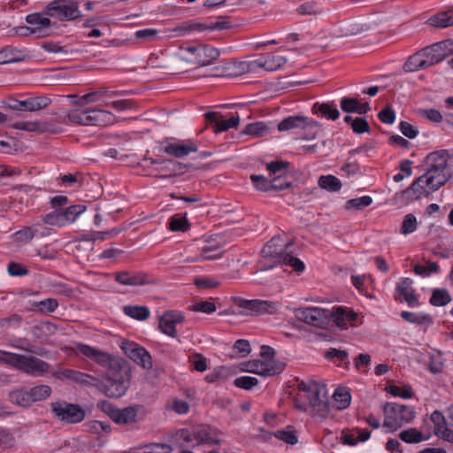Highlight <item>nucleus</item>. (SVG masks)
Here are the masks:
<instances>
[{"mask_svg":"<svg viewBox=\"0 0 453 453\" xmlns=\"http://www.w3.org/2000/svg\"><path fill=\"white\" fill-rule=\"evenodd\" d=\"M55 377L71 380L79 385L94 386L109 397L122 396L128 388L131 370H107L102 378L92 376L79 370H57Z\"/></svg>","mask_w":453,"mask_h":453,"instance_id":"obj_1","label":"nucleus"},{"mask_svg":"<svg viewBox=\"0 0 453 453\" xmlns=\"http://www.w3.org/2000/svg\"><path fill=\"white\" fill-rule=\"evenodd\" d=\"M298 393L294 397V406L301 411H311L312 417L323 420L329 413L327 388L324 383L313 380H301Z\"/></svg>","mask_w":453,"mask_h":453,"instance_id":"obj_2","label":"nucleus"},{"mask_svg":"<svg viewBox=\"0 0 453 453\" xmlns=\"http://www.w3.org/2000/svg\"><path fill=\"white\" fill-rule=\"evenodd\" d=\"M221 432L214 426L199 424L190 428L180 429L175 434L176 441L180 446L185 445H208L220 444Z\"/></svg>","mask_w":453,"mask_h":453,"instance_id":"obj_3","label":"nucleus"},{"mask_svg":"<svg viewBox=\"0 0 453 453\" xmlns=\"http://www.w3.org/2000/svg\"><path fill=\"white\" fill-rule=\"evenodd\" d=\"M69 122L81 126H108L114 122L115 116L109 111L97 108H76L66 115Z\"/></svg>","mask_w":453,"mask_h":453,"instance_id":"obj_4","label":"nucleus"},{"mask_svg":"<svg viewBox=\"0 0 453 453\" xmlns=\"http://www.w3.org/2000/svg\"><path fill=\"white\" fill-rule=\"evenodd\" d=\"M383 426L390 431H395L406 423L411 422L416 415L415 408L395 403H388L384 407Z\"/></svg>","mask_w":453,"mask_h":453,"instance_id":"obj_5","label":"nucleus"},{"mask_svg":"<svg viewBox=\"0 0 453 453\" xmlns=\"http://www.w3.org/2000/svg\"><path fill=\"white\" fill-rule=\"evenodd\" d=\"M445 183L446 179L444 175L427 176V174L424 173L403 192V196L408 201H414L420 198L423 195H428L432 191L438 190Z\"/></svg>","mask_w":453,"mask_h":453,"instance_id":"obj_6","label":"nucleus"},{"mask_svg":"<svg viewBox=\"0 0 453 453\" xmlns=\"http://www.w3.org/2000/svg\"><path fill=\"white\" fill-rule=\"evenodd\" d=\"M234 303L239 308L238 313L244 316H260L265 314H276L280 310V303L269 300L244 299L234 297Z\"/></svg>","mask_w":453,"mask_h":453,"instance_id":"obj_7","label":"nucleus"},{"mask_svg":"<svg viewBox=\"0 0 453 453\" xmlns=\"http://www.w3.org/2000/svg\"><path fill=\"white\" fill-rule=\"evenodd\" d=\"M45 14L60 21L73 20L81 16L78 4L71 0H54L49 3Z\"/></svg>","mask_w":453,"mask_h":453,"instance_id":"obj_8","label":"nucleus"},{"mask_svg":"<svg viewBox=\"0 0 453 453\" xmlns=\"http://www.w3.org/2000/svg\"><path fill=\"white\" fill-rule=\"evenodd\" d=\"M319 123L310 118L303 115H293L283 119L278 124V130L280 132L290 131L293 129L308 130L309 134L303 136V139L310 140L316 137Z\"/></svg>","mask_w":453,"mask_h":453,"instance_id":"obj_9","label":"nucleus"},{"mask_svg":"<svg viewBox=\"0 0 453 453\" xmlns=\"http://www.w3.org/2000/svg\"><path fill=\"white\" fill-rule=\"evenodd\" d=\"M295 316L299 321L315 327L326 328L330 324V311L319 307L298 308Z\"/></svg>","mask_w":453,"mask_h":453,"instance_id":"obj_10","label":"nucleus"},{"mask_svg":"<svg viewBox=\"0 0 453 453\" xmlns=\"http://www.w3.org/2000/svg\"><path fill=\"white\" fill-rule=\"evenodd\" d=\"M280 237H273L261 250V256L264 259V263L268 267L281 265L282 261H284V256H286L288 248L292 245V242H288L285 245L280 244Z\"/></svg>","mask_w":453,"mask_h":453,"instance_id":"obj_11","label":"nucleus"},{"mask_svg":"<svg viewBox=\"0 0 453 453\" xmlns=\"http://www.w3.org/2000/svg\"><path fill=\"white\" fill-rule=\"evenodd\" d=\"M51 411L59 420L71 424L80 423L85 418L84 410L74 403L66 402L52 403Z\"/></svg>","mask_w":453,"mask_h":453,"instance_id":"obj_12","label":"nucleus"},{"mask_svg":"<svg viewBox=\"0 0 453 453\" xmlns=\"http://www.w3.org/2000/svg\"><path fill=\"white\" fill-rule=\"evenodd\" d=\"M423 59L426 60L427 67L442 61L449 55L453 53V40H445L420 50Z\"/></svg>","mask_w":453,"mask_h":453,"instance_id":"obj_13","label":"nucleus"},{"mask_svg":"<svg viewBox=\"0 0 453 453\" xmlns=\"http://www.w3.org/2000/svg\"><path fill=\"white\" fill-rule=\"evenodd\" d=\"M449 160H450V153L448 150H441L428 154L426 157L428 169L426 174L427 176L444 175L447 182L449 177L447 168Z\"/></svg>","mask_w":453,"mask_h":453,"instance_id":"obj_14","label":"nucleus"},{"mask_svg":"<svg viewBox=\"0 0 453 453\" xmlns=\"http://www.w3.org/2000/svg\"><path fill=\"white\" fill-rule=\"evenodd\" d=\"M119 347L137 365L142 368H152V357L144 347L129 341H122Z\"/></svg>","mask_w":453,"mask_h":453,"instance_id":"obj_15","label":"nucleus"},{"mask_svg":"<svg viewBox=\"0 0 453 453\" xmlns=\"http://www.w3.org/2000/svg\"><path fill=\"white\" fill-rule=\"evenodd\" d=\"M13 365L15 368H49V365L31 355L24 356L0 350V364Z\"/></svg>","mask_w":453,"mask_h":453,"instance_id":"obj_16","label":"nucleus"},{"mask_svg":"<svg viewBox=\"0 0 453 453\" xmlns=\"http://www.w3.org/2000/svg\"><path fill=\"white\" fill-rule=\"evenodd\" d=\"M51 100L47 96L29 97L26 100L10 98L7 107L14 111H36L50 105Z\"/></svg>","mask_w":453,"mask_h":453,"instance_id":"obj_17","label":"nucleus"},{"mask_svg":"<svg viewBox=\"0 0 453 453\" xmlns=\"http://www.w3.org/2000/svg\"><path fill=\"white\" fill-rule=\"evenodd\" d=\"M116 282L123 286H143L155 284L156 280L142 272L119 271L114 273Z\"/></svg>","mask_w":453,"mask_h":453,"instance_id":"obj_18","label":"nucleus"},{"mask_svg":"<svg viewBox=\"0 0 453 453\" xmlns=\"http://www.w3.org/2000/svg\"><path fill=\"white\" fill-rule=\"evenodd\" d=\"M163 150L169 156L182 158L188 156L190 153L196 152L198 146L192 140H177L167 143L163 148Z\"/></svg>","mask_w":453,"mask_h":453,"instance_id":"obj_19","label":"nucleus"},{"mask_svg":"<svg viewBox=\"0 0 453 453\" xmlns=\"http://www.w3.org/2000/svg\"><path fill=\"white\" fill-rule=\"evenodd\" d=\"M357 319V314L347 307H334L330 311V321L333 320L337 327L341 329H346L349 325L355 326Z\"/></svg>","mask_w":453,"mask_h":453,"instance_id":"obj_20","label":"nucleus"},{"mask_svg":"<svg viewBox=\"0 0 453 453\" xmlns=\"http://www.w3.org/2000/svg\"><path fill=\"white\" fill-rule=\"evenodd\" d=\"M275 350L268 345H262L260 348V357L262 359H254L250 362L255 368L262 366L263 368H280L287 365L283 361L275 359Z\"/></svg>","mask_w":453,"mask_h":453,"instance_id":"obj_21","label":"nucleus"},{"mask_svg":"<svg viewBox=\"0 0 453 453\" xmlns=\"http://www.w3.org/2000/svg\"><path fill=\"white\" fill-rule=\"evenodd\" d=\"M206 121L211 126L214 133H221L229 128L235 127L240 122L239 116H232L228 119H220L221 115L215 111H209L204 114Z\"/></svg>","mask_w":453,"mask_h":453,"instance_id":"obj_22","label":"nucleus"},{"mask_svg":"<svg viewBox=\"0 0 453 453\" xmlns=\"http://www.w3.org/2000/svg\"><path fill=\"white\" fill-rule=\"evenodd\" d=\"M77 350L86 357L93 360L101 366H106L112 361V356L108 352L102 351L88 344L78 343Z\"/></svg>","mask_w":453,"mask_h":453,"instance_id":"obj_23","label":"nucleus"},{"mask_svg":"<svg viewBox=\"0 0 453 453\" xmlns=\"http://www.w3.org/2000/svg\"><path fill=\"white\" fill-rule=\"evenodd\" d=\"M184 320V316L181 312L177 311H166L159 320L160 330L171 336L176 337V325L181 323Z\"/></svg>","mask_w":453,"mask_h":453,"instance_id":"obj_24","label":"nucleus"},{"mask_svg":"<svg viewBox=\"0 0 453 453\" xmlns=\"http://www.w3.org/2000/svg\"><path fill=\"white\" fill-rule=\"evenodd\" d=\"M220 56L219 50L209 44H198V50L192 62L200 66H207Z\"/></svg>","mask_w":453,"mask_h":453,"instance_id":"obj_25","label":"nucleus"},{"mask_svg":"<svg viewBox=\"0 0 453 453\" xmlns=\"http://www.w3.org/2000/svg\"><path fill=\"white\" fill-rule=\"evenodd\" d=\"M395 290L400 297H403L410 307H415L419 304L412 288V280L410 278L403 279L397 284Z\"/></svg>","mask_w":453,"mask_h":453,"instance_id":"obj_26","label":"nucleus"},{"mask_svg":"<svg viewBox=\"0 0 453 453\" xmlns=\"http://www.w3.org/2000/svg\"><path fill=\"white\" fill-rule=\"evenodd\" d=\"M26 21L32 27H21L19 29L24 31L30 30L31 34L42 33L44 29L49 28L51 21L49 18L44 17L40 13H31L26 17Z\"/></svg>","mask_w":453,"mask_h":453,"instance_id":"obj_27","label":"nucleus"},{"mask_svg":"<svg viewBox=\"0 0 453 453\" xmlns=\"http://www.w3.org/2000/svg\"><path fill=\"white\" fill-rule=\"evenodd\" d=\"M110 417L117 424H128L135 420L137 410L134 406H128L123 409L113 408L110 406Z\"/></svg>","mask_w":453,"mask_h":453,"instance_id":"obj_28","label":"nucleus"},{"mask_svg":"<svg viewBox=\"0 0 453 453\" xmlns=\"http://www.w3.org/2000/svg\"><path fill=\"white\" fill-rule=\"evenodd\" d=\"M340 106L347 113L365 114L371 107L368 103H360L357 98L344 96L341 99Z\"/></svg>","mask_w":453,"mask_h":453,"instance_id":"obj_29","label":"nucleus"},{"mask_svg":"<svg viewBox=\"0 0 453 453\" xmlns=\"http://www.w3.org/2000/svg\"><path fill=\"white\" fill-rule=\"evenodd\" d=\"M401 317L405 321L415 324L418 326L429 327L434 323V319L431 315L423 312H411V311H402Z\"/></svg>","mask_w":453,"mask_h":453,"instance_id":"obj_30","label":"nucleus"},{"mask_svg":"<svg viewBox=\"0 0 453 453\" xmlns=\"http://www.w3.org/2000/svg\"><path fill=\"white\" fill-rule=\"evenodd\" d=\"M371 436L367 429H356L349 432H342V441L343 444L356 446L359 441H365Z\"/></svg>","mask_w":453,"mask_h":453,"instance_id":"obj_31","label":"nucleus"},{"mask_svg":"<svg viewBox=\"0 0 453 453\" xmlns=\"http://www.w3.org/2000/svg\"><path fill=\"white\" fill-rule=\"evenodd\" d=\"M428 23L434 27L440 28L453 26V8L431 16Z\"/></svg>","mask_w":453,"mask_h":453,"instance_id":"obj_32","label":"nucleus"},{"mask_svg":"<svg viewBox=\"0 0 453 453\" xmlns=\"http://www.w3.org/2000/svg\"><path fill=\"white\" fill-rule=\"evenodd\" d=\"M57 327L54 324L44 321L31 327L32 335L38 340H44L50 335L55 334Z\"/></svg>","mask_w":453,"mask_h":453,"instance_id":"obj_33","label":"nucleus"},{"mask_svg":"<svg viewBox=\"0 0 453 453\" xmlns=\"http://www.w3.org/2000/svg\"><path fill=\"white\" fill-rule=\"evenodd\" d=\"M127 94H128V91L127 90H109L106 88H101L97 90H94L81 96V101L85 102L87 105L88 104L95 103V99H93L94 96H106L107 97L113 98Z\"/></svg>","mask_w":453,"mask_h":453,"instance_id":"obj_34","label":"nucleus"},{"mask_svg":"<svg viewBox=\"0 0 453 453\" xmlns=\"http://www.w3.org/2000/svg\"><path fill=\"white\" fill-rule=\"evenodd\" d=\"M334 403L338 410L348 408L351 402V395L349 390L345 387H339L334 390L333 395Z\"/></svg>","mask_w":453,"mask_h":453,"instance_id":"obj_35","label":"nucleus"},{"mask_svg":"<svg viewBox=\"0 0 453 453\" xmlns=\"http://www.w3.org/2000/svg\"><path fill=\"white\" fill-rule=\"evenodd\" d=\"M23 60L24 54L15 48L6 47L0 50V65L18 63Z\"/></svg>","mask_w":453,"mask_h":453,"instance_id":"obj_36","label":"nucleus"},{"mask_svg":"<svg viewBox=\"0 0 453 453\" xmlns=\"http://www.w3.org/2000/svg\"><path fill=\"white\" fill-rule=\"evenodd\" d=\"M9 401L20 407H29L32 404V398L29 391L15 389L8 394Z\"/></svg>","mask_w":453,"mask_h":453,"instance_id":"obj_37","label":"nucleus"},{"mask_svg":"<svg viewBox=\"0 0 453 453\" xmlns=\"http://www.w3.org/2000/svg\"><path fill=\"white\" fill-rule=\"evenodd\" d=\"M123 312L125 315L141 321L147 319L150 315V309L147 306L138 305H126L123 307Z\"/></svg>","mask_w":453,"mask_h":453,"instance_id":"obj_38","label":"nucleus"},{"mask_svg":"<svg viewBox=\"0 0 453 453\" xmlns=\"http://www.w3.org/2000/svg\"><path fill=\"white\" fill-rule=\"evenodd\" d=\"M165 409L168 411H173L178 415H184L189 411L190 406L183 399L172 397L165 403Z\"/></svg>","mask_w":453,"mask_h":453,"instance_id":"obj_39","label":"nucleus"},{"mask_svg":"<svg viewBox=\"0 0 453 453\" xmlns=\"http://www.w3.org/2000/svg\"><path fill=\"white\" fill-rule=\"evenodd\" d=\"M427 68L426 60L423 59V56L419 51L409 57L408 60L403 65L405 72H417L422 69Z\"/></svg>","mask_w":453,"mask_h":453,"instance_id":"obj_40","label":"nucleus"},{"mask_svg":"<svg viewBox=\"0 0 453 453\" xmlns=\"http://www.w3.org/2000/svg\"><path fill=\"white\" fill-rule=\"evenodd\" d=\"M312 111L316 114H320L329 119L335 120L339 118L340 112L337 108L331 104H319L313 105Z\"/></svg>","mask_w":453,"mask_h":453,"instance_id":"obj_41","label":"nucleus"},{"mask_svg":"<svg viewBox=\"0 0 453 453\" xmlns=\"http://www.w3.org/2000/svg\"><path fill=\"white\" fill-rule=\"evenodd\" d=\"M319 186L329 192H338L341 190L342 184L337 177L328 174L319 177Z\"/></svg>","mask_w":453,"mask_h":453,"instance_id":"obj_42","label":"nucleus"},{"mask_svg":"<svg viewBox=\"0 0 453 453\" xmlns=\"http://www.w3.org/2000/svg\"><path fill=\"white\" fill-rule=\"evenodd\" d=\"M58 307V302L55 298H46L33 304L31 311H37L42 314H49L54 312Z\"/></svg>","mask_w":453,"mask_h":453,"instance_id":"obj_43","label":"nucleus"},{"mask_svg":"<svg viewBox=\"0 0 453 453\" xmlns=\"http://www.w3.org/2000/svg\"><path fill=\"white\" fill-rule=\"evenodd\" d=\"M451 301V296L446 288H435L433 290L430 303L434 306H445Z\"/></svg>","mask_w":453,"mask_h":453,"instance_id":"obj_44","label":"nucleus"},{"mask_svg":"<svg viewBox=\"0 0 453 453\" xmlns=\"http://www.w3.org/2000/svg\"><path fill=\"white\" fill-rule=\"evenodd\" d=\"M13 128L28 132H46L50 130L46 123L42 124L39 121H19L13 124Z\"/></svg>","mask_w":453,"mask_h":453,"instance_id":"obj_45","label":"nucleus"},{"mask_svg":"<svg viewBox=\"0 0 453 453\" xmlns=\"http://www.w3.org/2000/svg\"><path fill=\"white\" fill-rule=\"evenodd\" d=\"M265 70L273 72L281 68L287 63L286 57L275 53L265 55Z\"/></svg>","mask_w":453,"mask_h":453,"instance_id":"obj_46","label":"nucleus"},{"mask_svg":"<svg viewBox=\"0 0 453 453\" xmlns=\"http://www.w3.org/2000/svg\"><path fill=\"white\" fill-rule=\"evenodd\" d=\"M42 222L46 225L56 226L59 227L66 226V220L63 210H55L47 213L45 216H43Z\"/></svg>","mask_w":453,"mask_h":453,"instance_id":"obj_47","label":"nucleus"},{"mask_svg":"<svg viewBox=\"0 0 453 453\" xmlns=\"http://www.w3.org/2000/svg\"><path fill=\"white\" fill-rule=\"evenodd\" d=\"M205 30V25L202 23L186 22L172 28L177 36H184L194 31Z\"/></svg>","mask_w":453,"mask_h":453,"instance_id":"obj_48","label":"nucleus"},{"mask_svg":"<svg viewBox=\"0 0 453 453\" xmlns=\"http://www.w3.org/2000/svg\"><path fill=\"white\" fill-rule=\"evenodd\" d=\"M399 437L407 443H418L426 440L427 438L416 428H409L400 433Z\"/></svg>","mask_w":453,"mask_h":453,"instance_id":"obj_49","label":"nucleus"},{"mask_svg":"<svg viewBox=\"0 0 453 453\" xmlns=\"http://www.w3.org/2000/svg\"><path fill=\"white\" fill-rule=\"evenodd\" d=\"M275 438L289 445H296L298 442V437L291 426L275 432Z\"/></svg>","mask_w":453,"mask_h":453,"instance_id":"obj_50","label":"nucleus"},{"mask_svg":"<svg viewBox=\"0 0 453 453\" xmlns=\"http://www.w3.org/2000/svg\"><path fill=\"white\" fill-rule=\"evenodd\" d=\"M289 163L287 161H272L266 165V169L271 178L278 176L279 174L286 175Z\"/></svg>","mask_w":453,"mask_h":453,"instance_id":"obj_51","label":"nucleus"},{"mask_svg":"<svg viewBox=\"0 0 453 453\" xmlns=\"http://www.w3.org/2000/svg\"><path fill=\"white\" fill-rule=\"evenodd\" d=\"M32 403L48 398L51 394V388L47 385H39L29 390Z\"/></svg>","mask_w":453,"mask_h":453,"instance_id":"obj_52","label":"nucleus"},{"mask_svg":"<svg viewBox=\"0 0 453 453\" xmlns=\"http://www.w3.org/2000/svg\"><path fill=\"white\" fill-rule=\"evenodd\" d=\"M388 392L403 399H410L413 395L412 388L410 386H397L391 384L388 387Z\"/></svg>","mask_w":453,"mask_h":453,"instance_id":"obj_53","label":"nucleus"},{"mask_svg":"<svg viewBox=\"0 0 453 453\" xmlns=\"http://www.w3.org/2000/svg\"><path fill=\"white\" fill-rule=\"evenodd\" d=\"M413 271L417 275L428 277L432 273L439 272V265L435 262H428L426 265L417 264L414 265Z\"/></svg>","mask_w":453,"mask_h":453,"instance_id":"obj_54","label":"nucleus"},{"mask_svg":"<svg viewBox=\"0 0 453 453\" xmlns=\"http://www.w3.org/2000/svg\"><path fill=\"white\" fill-rule=\"evenodd\" d=\"M372 203V198L369 196H364L357 198L349 199L346 202V209H356V210H363L364 208L371 205Z\"/></svg>","mask_w":453,"mask_h":453,"instance_id":"obj_55","label":"nucleus"},{"mask_svg":"<svg viewBox=\"0 0 453 453\" xmlns=\"http://www.w3.org/2000/svg\"><path fill=\"white\" fill-rule=\"evenodd\" d=\"M418 226V222L416 217L409 213L404 216L403 224L400 229L401 234L407 235L416 231Z\"/></svg>","mask_w":453,"mask_h":453,"instance_id":"obj_56","label":"nucleus"},{"mask_svg":"<svg viewBox=\"0 0 453 453\" xmlns=\"http://www.w3.org/2000/svg\"><path fill=\"white\" fill-rule=\"evenodd\" d=\"M86 207L81 204L72 205L63 210L66 225H69L75 221L78 216H80L84 211Z\"/></svg>","mask_w":453,"mask_h":453,"instance_id":"obj_57","label":"nucleus"},{"mask_svg":"<svg viewBox=\"0 0 453 453\" xmlns=\"http://www.w3.org/2000/svg\"><path fill=\"white\" fill-rule=\"evenodd\" d=\"M250 180H251L254 187L257 190L265 191V192L273 190L272 179L268 180L267 178H265L263 175L253 174L250 176Z\"/></svg>","mask_w":453,"mask_h":453,"instance_id":"obj_58","label":"nucleus"},{"mask_svg":"<svg viewBox=\"0 0 453 453\" xmlns=\"http://www.w3.org/2000/svg\"><path fill=\"white\" fill-rule=\"evenodd\" d=\"M22 317L17 313H13L6 318L0 319V327L3 329L18 328L22 323Z\"/></svg>","mask_w":453,"mask_h":453,"instance_id":"obj_59","label":"nucleus"},{"mask_svg":"<svg viewBox=\"0 0 453 453\" xmlns=\"http://www.w3.org/2000/svg\"><path fill=\"white\" fill-rule=\"evenodd\" d=\"M223 251L218 246H205L202 249L201 259L203 260H215L220 258Z\"/></svg>","mask_w":453,"mask_h":453,"instance_id":"obj_60","label":"nucleus"},{"mask_svg":"<svg viewBox=\"0 0 453 453\" xmlns=\"http://www.w3.org/2000/svg\"><path fill=\"white\" fill-rule=\"evenodd\" d=\"M188 226L187 218L179 215L172 217L169 221V227L172 231H186Z\"/></svg>","mask_w":453,"mask_h":453,"instance_id":"obj_61","label":"nucleus"},{"mask_svg":"<svg viewBox=\"0 0 453 453\" xmlns=\"http://www.w3.org/2000/svg\"><path fill=\"white\" fill-rule=\"evenodd\" d=\"M267 126L264 122H254L248 124L243 131L246 134L260 136L267 131Z\"/></svg>","mask_w":453,"mask_h":453,"instance_id":"obj_62","label":"nucleus"},{"mask_svg":"<svg viewBox=\"0 0 453 453\" xmlns=\"http://www.w3.org/2000/svg\"><path fill=\"white\" fill-rule=\"evenodd\" d=\"M232 350L233 354L230 355L231 357H233L234 354H239L241 357H246L251 350L250 344L249 341L240 339L234 342Z\"/></svg>","mask_w":453,"mask_h":453,"instance_id":"obj_63","label":"nucleus"},{"mask_svg":"<svg viewBox=\"0 0 453 453\" xmlns=\"http://www.w3.org/2000/svg\"><path fill=\"white\" fill-rule=\"evenodd\" d=\"M281 265H287L292 267L298 273H303L305 269L303 262L299 258L293 257L288 252L284 256V261H282Z\"/></svg>","mask_w":453,"mask_h":453,"instance_id":"obj_64","label":"nucleus"}]
</instances>
